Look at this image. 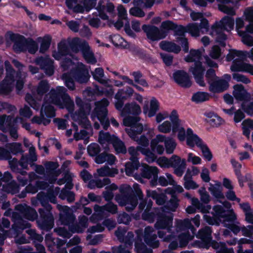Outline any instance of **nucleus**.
<instances>
[{
  "mask_svg": "<svg viewBox=\"0 0 253 253\" xmlns=\"http://www.w3.org/2000/svg\"><path fill=\"white\" fill-rule=\"evenodd\" d=\"M169 184L173 189H167L165 193H159V206L164 204L162 212H159V238L170 242L169 248L175 250L178 247L185 246L192 240L195 234V229L189 219L178 220L176 222L175 231L170 234L169 227L172 225V216L170 211H173L178 206V200L174 194L184 191L183 187L176 184L171 174H167ZM160 190H159V192Z\"/></svg>",
  "mask_w": 253,
  "mask_h": 253,
  "instance_id": "nucleus-1",
  "label": "nucleus"
},
{
  "mask_svg": "<svg viewBox=\"0 0 253 253\" xmlns=\"http://www.w3.org/2000/svg\"><path fill=\"white\" fill-rule=\"evenodd\" d=\"M223 207L221 206H215L213 207V213L211 217L209 214H205L204 219L209 224L218 225L222 223L223 225L228 228L234 234H236L241 231L242 227L239 225V223L235 224L236 215L232 209H230V204L226 202L223 204Z\"/></svg>",
  "mask_w": 253,
  "mask_h": 253,
  "instance_id": "nucleus-2",
  "label": "nucleus"
},
{
  "mask_svg": "<svg viewBox=\"0 0 253 253\" xmlns=\"http://www.w3.org/2000/svg\"><path fill=\"white\" fill-rule=\"evenodd\" d=\"M37 198L43 207L38 210L40 216L37 220V223L41 229L48 231L54 225V219L52 212V206L46 202L47 193L40 192L37 194Z\"/></svg>",
  "mask_w": 253,
  "mask_h": 253,
  "instance_id": "nucleus-3",
  "label": "nucleus"
},
{
  "mask_svg": "<svg viewBox=\"0 0 253 253\" xmlns=\"http://www.w3.org/2000/svg\"><path fill=\"white\" fill-rule=\"evenodd\" d=\"M50 99L52 104L60 109H66V111H75V102L70 95L66 93L63 86H58L56 90H51Z\"/></svg>",
  "mask_w": 253,
  "mask_h": 253,
  "instance_id": "nucleus-4",
  "label": "nucleus"
},
{
  "mask_svg": "<svg viewBox=\"0 0 253 253\" xmlns=\"http://www.w3.org/2000/svg\"><path fill=\"white\" fill-rule=\"evenodd\" d=\"M50 99L52 104L60 109H66V111H75V102L70 95L66 93L63 86H58L56 90H51Z\"/></svg>",
  "mask_w": 253,
  "mask_h": 253,
  "instance_id": "nucleus-5",
  "label": "nucleus"
},
{
  "mask_svg": "<svg viewBox=\"0 0 253 253\" xmlns=\"http://www.w3.org/2000/svg\"><path fill=\"white\" fill-rule=\"evenodd\" d=\"M120 194L115 196V199L121 206H125L126 211H132L138 204L137 200L132 194V189L127 185L121 186Z\"/></svg>",
  "mask_w": 253,
  "mask_h": 253,
  "instance_id": "nucleus-6",
  "label": "nucleus"
},
{
  "mask_svg": "<svg viewBox=\"0 0 253 253\" xmlns=\"http://www.w3.org/2000/svg\"><path fill=\"white\" fill-rule=\"evenodd\" d=\"M211 231L209 227H206L200 230L197 236L205 243L204 247L208 248L210 245L214 249L217 253H234L232 248L227 249L222 243L211 241Z\"/></svg>",
  "mask_w": 253,
  "mask_h": 253,
  "instance_id": "nucleus-7",
  "label": "nucleus"
},
{
  "mask_svg": "<svg viewBox=\"0 0 253 253\" xmlns=\"http://www.w3.org/2000/svg\"><path fill=\"white\" fill-rule=\"evenodd\" d=\"M175 28L173 30V35L175 37L174 41L180 44L185 53L189 52V42L186 38V26L182 25L175 24Z\"/></svg>",
  "mask_w": 253,
  "mask_h": 253,
  "instance_id": "nucleus-8",
  "label": "nucleus"
},
{
  "mask_svg": "<svg viewBox=\"0 0 253 253\" xmlns=\"http://www.w3.org/2000/svg\"><path fill=\"white\" fill-rule=\"evenodd\" d=\"M70 73L75 81L80 84L86 83L90 78L88 70L83 63L79 64L72 69Z\"/></svg>",
  "mask_w": 253,
  "mask_h": 253,
  "instance_id": "nucleus-9",
  "label": "nucleus"
},
{
  "mask_svg": "<svg viewBox=\"0 0 253 253\" xmlns=\"http://www.w3.org/2000/svg\"><path fill=\"white\" fill-rule=\"evenodd\" d=\"M224 77L228 80L226 81L223 79H216L209 84V90L213 93H219L226 90L229 86L228 81L231 79V76L229 74H225Z\"/></svg>",
  "mask_w": 253,
  "mask_h": 253,
  "instance_id": "nucleus-10",
  "label": "nucleus"
},
{
  "mask_svg": "<svg viewBox=\"0 0 253 253\" xmlns=\"http://www.w3.org/2000/svg\"><path fill=\"white\" fill-rule=\"evenodd\" d=\"M9 39L13 42V49L14 51L18 53L26 52V45L28 38L19 34L9 32Z\"/></svg>",
  "mask_w": 253,
  "mask_h": 253,
  "instance_id": "nucleus-11",
  "label": "nucleus"
},
{
  "mask_svg": "<svg viewBox=\"0 0 253 253\" xmlns=\"http://www.w3.org/2000/svg\"><path fill=\"white\" fill-rule=\"evenodd\" d=\"M103 3V0H99L95 9L98 12V16L103 20H107L109 19V16L107 13L110 15L114 14L115 7L114 4L109 1H108L105 4Z\"/></svg>",
  "mask_w": 253,
  "mask_h": 253,
  "instance_id": "nucleus-12",
  "label": "nucleus"
},
{
  "mask_svg": "<svg viewBox=\"0 0 253 253\" xmlns=\"http://www.w3.org/2000/svg\"><path fill=\"white\" fill-rule=\"evenodd\" d=\"M189 72H191L194 76L196 82L201 86H204L205 83L204 80L205 67L203 66L201 61H195L194 65L189 68Z\"/></svg>",
  "mask_w": 253,
  "mask_h": 253,
  "instance_id": "nucleus-13",
  "label": "nucleus"
},
{
  "mask_svg": "<svg viewBox=\"0 0 253 253\" xmlns=\"http://www.w3.org/2000/svg\"><path fill=\"white\" fill-rule=\"evenodd\" d=\"M150 146L151 151L141 146H137V150L146 156V159L149 163L153 162L157 159L156 153H158V135L151 141Z\"/></svg>",
  "mask_w": 253,
  "mask_h": 253,
  "instance_id": "nucleus-14",
  "label": "nucleus"
},
{
  "mask_svg": "<svg viewBox=\"0 0 253 253\" xmlns=\"http://www.w3.org/2000/svg\"><path fill=\"white\" fill-rule=\"evenodd\" d=\"M158 231L151 226L144 228L143 237L145 243L153 248L158 247V241L157 240Z\"/></svg>",
  "mask_w": 253,
  "mask_h": 253,
  "instance_id": "nucleus-15",
  "label": "nucleus"
},
{
  "mask_svg": "<svg viewBox=\"0 0 253 253\" xmlns=\"http://www.w3.org/2000/svg\"><path fill=\"white\" fill-rule=\"evenodd\" d=\"M174 82L180 86L189 88L192 85V82L188 74L184 70H177L173 73Z\"/></svg>",
  "mask_w": 253,
  "mask_h": 253,
  "instance_id": "nucleus-16",
  "label": "nucleus"
},
{
  "mask_svg": "<svg viewBox=\"0 0 253 253\" xmlns=\"http://www.w3.org/2000/svg\"><path fill=\"white\" fill-rule=\"evenodd\" d=\"M36 63L40 66L41 69L44 71L46 75L51 76L53 75L54 72L53 61L49 57H39L36 59Z\"/></svg>",
  "mask_w": 253,
  "mask_h": 253,
  "instance_id": "nucleus-17",
  "label": "nucleus"
},
{
  "mask_svg": "<svg viewBox=\"0 0 253 253\" xmlns=\"http://www.w3.org/2000/svg\"><path fill=\"white\" fill-rule=\"evenodd\" d=\"M170 120L172 123V130L173 133L178 132V138L181 141H183L186 136L184 128L182 127L181 121L178 118V116L174 112L170 116Z\"/></svg>",
  "mask_w": 253,
  "mask_h": 253,
  "instance_id": "nucleus-18",
  "label": "nucleus"
},
{
  "mask_svg": "<svg viewBox=\"0 0 253 253\" xmlns=\"http://www.w3.org/2000/svg\"><path fill=\"white\" fill-rule=\"evenodd\" d=\"M158 169L156 167H150L146 165L142 169L141 175L144 178L151 179L150 183L152 186L158 184Z\"/></svg>",
  "mask_w": 253,
  "mask_h": 253,
  "instance_id": "nucleus-19",
  "label": "nucleus"
},
{
  "mask_svg": "<svg viewBox=\"0 0 253 253\" xmlns=\"http://www.w3.org/2000/svg\"><path fill=\"white\" fill-rule=\"evenodd\" d=\"M135 99L141 104H143V111H158V101L153 97L150 101L145 98L144 101L142 96L138 93H135Z\"/></svg>",
  "mask_w": 253,
  "mask_h": 253,
  "instance_id": "nucleus-20",
  "label": "nucleus"
},
{
  "mask_svg": "<svg viewBox=\"0 0 253 253\" xmlns=\"http://www.w3.org/2000/svg\"><path fill=\"white\" fill-rule=\"evenodd\" d=\"M15 210L25 218L30 220H34L38 218V213L36 211L26 205H18L15 207Z\"/></svg>",
  "mask_w": 253,
  "mask_h": 253,
  "instance_id": "nucleus-21",
  "label": "nucleus"
},
{
  "mask_svg": "<svg viewBox=\"0 0 253 253\" xmlns=\"http://www.w3.org/2000/svg\"><path fill=\"white\" fill-rule=\"evenodd\" d=\"M46 179L51 184L53 183L56 180V177L59 175V172L55 171L58 165L57 163L47 162L45 165Z\"/></svg>",
  "mask_w": 253,
  "mask_h": 253,
  "instance_id": "nucleus-22",
  "label": "nucleus"
},
{
  "mask_svg": "<svg viewBox=\"0 0 253 253\" xmlns=\"http://www.w3.org/2000/svg\"><path fill=\"white\" fill-rule=\"evenodd\" d=\"M172 164L171 167L174 169V173L178 176H181L186 169V162L184 159H181L176 155L172 156Z\"/></svg>",
  "mask_w": 253,
  "mask_h": 253,
  "instance_id": "nucleus-23",
  "label": "nucleus"
},
{
  "mask_svg": "<svg viewBox=\"0 0 253 253\" xmlns=\"http://www.w3.org/2000/svg\"><path fill=\"white\" fill-rule=\"evenodd\" d=\"M212 26L214 29L230 31L234 28V19L232 17L225 16L219 22L216 21Z\"/></svg>",
  "mask_w": 253,
  "mask_h": 253,
  "instance_id": "nucleus-24",
  "label": "nucleus"
},
{
  "mask_svg": "<svg viewBox=\"0 0 253 253\" xmlns=\"http://www.w3.org/2000/svg\"><path fill=\"white\" fill-rule=\"evenodd\" d=\"M164 144L166 152L171 154L175 148L176 144L174 140L171 138H165L163 135H159V154L164 151L163 147Z\"/></svg>",
  "mask_w": 253,
  "mask_h": 253,
  "instance_id": "nucleus-25",
  "label": "nucleus"
},
{
  "mask_svg": "<svg viewBox=\"0 0 253 253\" xmlns=\"http://www.w3.org/2000/svg\"><path fill=\"white\" fill-rule=\"evenodd\" d=\"M191 202L192 205L188 206L186 209V211L188 213H193L196 212L197 209L203 213H206L211 209V207L209 205L203 206V204L201 203L197 198H191Z\"/></svg>",
  "mask_w": 253,
  "mask_h": 253,
  "instance_id": "nucleus-26",
  "label": "nucleus"
},
{
  "mask_svg": "<svg viewBox=\"0 0 253 253\" xmlns=\"http://www.w3.org/2000/svg\"><path fill=\"white\" fill-rule=\"evenodd\" d=\"M137 237L134 242V250L136 253H152L151 249L147 247V245L142 242L141 231H136Z\"/></svg>",
  "mask_w": 253,
  "mask_h": 253,
  "instance_id": "nucleus-27",
  "label": "nucleus"
},
{
  "mask_svg": "<svg viewBox=\"0 0 253 253\" xmlns=\"http://www.w3.org/2000/svg\"><path fill=\"white\" fill-rule=\"evenodd\" d=\"M140 112H122L121 115L124 117L123 124L125 126H131L139 122Z\"/></svg>",
  "mask_w": 253,
  "mask_h": 253,
  "instance_id": "nucleus-28",
  "label": "nucleus"
},
{
  "mask_svg": "<svg viewBox=\"0 0 253 253\" xmlns=\"http://www.w3.org/2000/svg\"><path fill=\"white\" fill-rule=\"evenodd\" d=\"M57 208L62 211V212L60 214V219L62 224L68 225L74 222L75 217L73 213L69 212V208L60 205H57Z\"/></svg>",
  "mask_w": 253,
  "mask_h": 253,
  "instance_id": "nucleus-29",
  "label": "nucleus"
},
{
  "mask_svg": "<svg viewBox=\"0 0 253 253\" xmlns=\"http://www.w3.org/2000/svg\"><path fill=\"white\" fill-rule=\"evenodd\" d=\"M233 95L238 101L245 102L250 98L251 95L242 84H236L233 86Z\"/></svg>",
  "mask_w": 253,
  "mask_h": 253,
  "instance_id": "nucleus-30",
  "label": "nucleus"
},
{
  "mask_svg": "<svg viewBox=\"0 0 253 253\" xmlns=\"http://www.w3.org/2000/svg\"><path fill=\"white\" fill-rule=\"evenodd\" d=\"M142 29L146 33L149 42L158 41V27L149 24H144L142 26Z\"/></svg>",
  "mask_w": 253,
  "mask_h": 253,
  "instance_id": "nucleus-31",
  "label": "nucleus"
},
{
  "mask_svg": "<svg viewBox=\"0 0 253 253\" xmlns=\"http://www.w3.org/2000/svg\"><path fill=\"white\" fill-rule=\"evenodd\" d=\"M55 116V112H41L40 116H36L32 119L33 123L46 126L50 122V118Z\"/></svg>",
  "mask_w": 253,
  "mask_h": 253,
  "instance_id": "nucleus-32",
  "label": "nucleus"
},
{
  "mask_svg": "<svg viewBox=\"0 0 253 253\" xmlns=\"http://www.w3.org/2000/svg\"><path fill=\"white\" fill-rule=\"evenodd\" d=\"M186 143L191 148H193L195 146L199 148L204 142L196 134L193 133L191 128H188L186 131Z\"/></svg>",
  "mask_w": 253,
  "mask_h": 253,
  "instance_id": "nucleus-33",
  "label": "nucleus"
},
{
  "mask_svg": "<svg viewBox=\"0 0 253 253\" xmlns=\"http://www.w3.org/2000/svg\"><path fill=\"white\" fill-rule=\"evenodd\" d=\"M58 51L53 53V57L56 60H60L63 57L70 54V49L69 46L65 41H61L58 44Z\"/></svg>",
  "mask_w": 253,
  "mask_h": 253,
  "instance_id": "nucleus-34",
  "label": "nucleus"
},
{
  "mask_svg": "<svg viewBox=\"0 0 253 253\" xmlns=\"http://www.w3.org/2000/svg\"><path fill=\"white\" fill-rule=\"evenodd\" d=\"M103 91L101 90L97 85H95L93 88L88 86L83 91V95L85 98L90 100V102L95 100L96 97L102 95Z\"/></svg>",
  "mask_w": 253,
  "mask_h": 253,
  "instance_id": "nucleus-35",
  "label": "nucleus"
},
{
  "mask_svg": "<svg viewBox=\"0 0 253 253\" xmlns=\"http://www.w3.org/2000/svg\"><path fill=\"white\" fill-rule=\"evenodd\" d=\"M107 116V112H92L91 114L92 120H94L97 118L105 130H107L110 126V121Z\"/></svg>",
  "mask_w": 253,
  "mask_h": 253,
  "instance_id": "nucleus-36",
  "label": "nucleus"
},
{
  "mask_svg": "<svg viewBox=\"0 0 253 253\" xmlns=\"http://www.w3.org/2000/svg\"><path fill=\"white\" fill-rule=\"evenodd\" d=\"M159 46L164 50L175 54L179 53L182 48L180 44L178 45L174 42L168 41H162L159 43Z\"/></svg>",
  "mask_w": 253,
  "mask_h": 253,
  "instance_id": "nucleus-37",
  "label": "nucleus"
},
{
  "mask_svg": "<svg viewBox=\"0 0 253 253\" xmlns=\"http://www.w3.org/2000/svg\"><path fill=\"white\" fill-rule=\"evenodd\" d=\"M109 39L110 41L116 47L129 49L131 46L129 43L120 35H110Z\"/></svg>",
  "mask_w": 253,
  "mask_h": 253,
  "instance_id": "nucleus-38",
  "label": "nucleus"
},
{
  "mask_svg": "<svg viewBox=\"0 0 253 253\" xmlns=\"http://www.w3.org/2000/svg\"><path fill=\"white\" fill-rule=\"evenodd\" d=\"M75 103L78 108L77 111H92V104L90 100L88 99L87 98L84 97L82 99L79 96H76Z\"/></svg>",
  "mask_w": 253,
  "mask_h": 253,
  "instance_id": "nucleus-39",
  "label": "nucleus"
},
{
  "mask_svg": "<svg viewBox=\"0 0 253 253\" xmlns=\"http://www.w3.org/2000/svg\"><path fill=\"white\" fill-rule=\"evenodd\" d=\"M81 51L84 58L87 63L95 64L96 63L97 60L88 42L85 45H83L82 49Z\"/></svg>",
  "mask_w": 253,
  "mask_h": 253,
  "instance_id": "nucleus-40",
  "label": "nucleus"
},
{
  "mask_svg": "<svg viewBox=\"0 0 253 253\" xmlns=\"http://www.w3.org/2000/svg\"><path fill=\"white\" fill-rule=\"evenodd\" d=\"M22 215L18 212H13L12 215V220L14 222L15 226L21 229L29 228L31 224L26 220H24Z\"/></svg>",
  "mask_w": 253,
  "mask_h": 253,
  "instance_id": "nucleus-41",
  "label": "nucleus"
},
{
  "mask_svg": "<svg viewBox=\"0 0 253 253\" xmlns=\"http://www.w3.org/2000/svg\"><path fill=\"white\" fill-rule=\"evenodd\" d=\"M15 79L10 80L9 78L4 79L0 83V94L7 95L12 91Z\"/></svg>",
  "mask_w": 253,
  "mask_h": 253,
  "instance_id": "nucleus-42",
  "label": "nucleus"
},
{
  "mask_svg": "<svg viewBox=\"0 0 253 253\" xmlns=\"http://www.w3.org/2000/svg\"><path fill=\"white\" fill-rule=\"evenodd\" d=\"M175 23L169 20L164 21L159 27V40L165 38L169 30H172L175 28Z\"/></svg>",
  "mask_w": 253,
  "mask_h": 253,
  "instance_id": "nucleus-43",
  "label": "nucleus"
},
{
  "mask_svg": "<svg viewBox=\"0 0 253 253\" xmlns=\"http://www.w3.org/2000/svg\"><path fill=\"white\" fill-rule=\"evenodd\" d=\"M222 185L220 182L215 181L214 184L210 183L209 190L217 199H223L224 196L222 192Z\"/></svg>",
  "mask_w": 253,
  "mask_h": 253,
  "instance_id": "nucleus-44",
  "label": "nucleus"
},
{
  "mask_svg": "<svg viewBox=\"0 0 253 253\" xmlns=\"http://www.w3.org/2000/svg\"><path fill=\"white\" fill-rule=\"evenodd\" d=\"M95 161L97 164H102L107 162L108 164L112 165L115 163L116 157L112 154L103 152L95 157Z\"/></svg>",
  "mask_w": 253,
  "mask_h": 253,
  "instance_id": "nucleus-45",
  "label": "nucleus"
},
{
  "mask_svg": "<svg viewBox=\"0 0 253 253\" xmlns=\"http://www.w3.org/2000/svg\"><path fill=\"white\" fill-rule=\"evenodd\" d=\"M87 42L85 40H81L79 38H74L69 42L68 44L70 49L74 53H78L82 50L83 45H85Z\"/></svg>",
  "mask_w": 253,
  "mask_h": 253,
  "instance_id": "nucleus-46",
  "label": "nucleus"
},
{
  "mask_svg": "<svg viewBox=\"0 0 253 253\" xmlns=\"http://www.w3.org/2000/svg\"><path fill=\"white\" fill-rule=\"evenodd\" d=\"M205 116L206 117V121L213 126H218L222 123L220 117L213 112H206L205 113Z\"/></svg>",
  "mask_w": 253,
  "mask_h": 253,
  "instance_id": "nucleus-47",
  "label": "nucleus"
},
{
  "mask_svg": "<svg viewBox=\"0 0 253 253\" xmlns=\"http://www.w3.org/2000/svg\"><path fill=\"white\" fill-rule=\"evenodd\" d=\"M97 172L99 176H110L114 177L119 172L116 168H110L107 166H104L97 169Z\"/></svg>",
  "mask_w": 253,
  "mask_h": 253,
  "instance_id": "nucleus-48",
  "label": "nucleus"
},
{
  "mask_svg": "<svg viewBox=\"0 0 253 253\" xmlns=\"http://www.w3.org/2000/svg\"><path fill=\"white\" fill-rule=\"evenodd\" d=\"M211 33L214 32L216 35L215 41L217 42L219 45L222 47H225L226 45L225 41L227 39V36L224 33V31L220 30V29H214L213 26H211Z\"/></svg>",
  "mask_w": 253,
  "mask_h": 253,
  "instance_id": "nucleus-49",
  "label": "nucleus"
},
{
  "mask_svg": "<svg viewBox=\"0 0 253 253\" xmlns=\"http://www.w3.org/2000/svg\"><path fill=\"white\" fill-rule=\"evenodd\" d=\"M202 59V52L200 49H191L189 54L185 57L186 62H194L197 60L200 61Z\"/></svg>",
  "mask_w": 253,
  "mask_h": 253,
  "instance_id": "nucleus-50",
  "label": "nucleus"
},
{
  "mask_svg": "<svg viewBox=\"0 0 253 253\" xmlns=\"http://www.w3.org/2000/svg\"><path fill=\"white\" fill-rule=\"evenodd\" d=\"M91 73L93 79L95 81L104 85H106L108 84V80L103 79L104 76V73L102 68H96L94 72Z\"/></svg>",
  "mask_w": 253,
  "mask_h": 253,
  "instance_id": "nucleus-51",
  "label": "nucleus"
},
{
  "mask_svg": "<svg viewBox=\"0 0 253 253\" xmlns=\"http://www.w3.org/2000/svg\"><path fill=\"white\" fill-rule=\"evenodd\" d=\"M8 164L11 170L15 173L21 174L22 175H27V172L22 170V168L18 167L20 166V163L18 160L15 158H11L8 160Z\"/></svg>",
  "mask_w": 253,
  "mask_h": 253,
  "instance_id": "nucleus-52",
  "label": "nucleus"
},
{
  "mask_svg": "<svg viewBox=\"0 0 253 253\" xmlns=\"http://www.w3.org/2000/svg\"><path fill=\"white\" fill-rule=\"evenodd\" d=\"M59 198L62 200L66 199L69 203H73L75 200V194L72 191L63 188L59 195Z\"/></svg>",
  "mask_w": 253,
  "mask_h": 253,
  "instance_id": "nucleus-53",
  "label": "nucleus"
},
{
  "mask_svg": "<svg viewBox=\"0 0 253 253\" xmlns=\"http://www.w3.org/2000/svg\"><path fill=\"white\" fill-rule=\"evenodd\" d=\"M49 88L50 86L48 82L45 80H42L39 83L37 88V93L39 95L42 96L49 91Z\"/></svg>",
  "mask_w": 253,
  "mask_h": 253,
  "instance_id": "nucleus-54",
  "label": "nucleus"
},
{
  "mask_svg": "<svg viewBox=\"0 0 253 253\" xmlns=\"http://www.w3.org/2000/svg\"><path fill=\"white\" fill-rule=\"evenodd\" d=\"M116 138V136L114 135H111L108 132H104L101 131L99 132L98 141L101 144H105L106 142L112 144Z\"/></svg>",
  "mask_w": 253,
  "mask_h": 253,
  "instance_id": "nucleus-55",
  "label": "nucleus"
},
{
  "mask_svg": "<svg viewBox=\"0 0 253 253\" xmlns=\"http://www.w3.org/2000/svg\"><path fill=\"white\" fill-rule=\"evenodd\" d=\"M246 64V63L244 62L242 60L236 59L233 60L230 69L233 72H244Z\"/></svg>",
  "mask_w": 253,
  "mask_h": 253,
  "instance_id": "nucleus-56",
  "label": "nucleus"
},
{
  "mask_svg": "<svg viewBox=\"0 0 253 253\" xmlns=\"http://www.w3.org/2000/svg\"><path fill=\"white\" fill-rule=\"evenodd\" d=\"M186 31L192 37H198L200 36V30L197 23L188 24L186 26Z\"/></svg>",
  "mask_w": 253,
  "mask_h": 253,
  "instance_id": "nucleus-57",
  "label": "nucleus"
},
{
  "mask_svg": "<svg viewBox=\"0 0 253 253\" xmlns=\"http://www.w3.org/2000/svg\"><path fill=\"white\" fill-rule=\"evenodd\" d=\"M209 99V94L207 92L198 91L193 94L192 100L197 103L206 101Z\"/></svg>",
  "mask_w": 253,
  "mask_h": 253,
  "instance_id": "nucleus-58",
  "label": "nucleus"
},
{
  "mask_svg": "<svg viewBox=\"0 0 253 253\" xmlns=\"http://www.w3.org/2000/svg\"><path fill=\"white\" fill-rule=\"evenodd\" d=\"M15 75V81H16V89L18 91H21L24 87L25 78L26 77L25 73L22 74L19 71L18 73H16V75Z\"/></svg>",
  "mask_w": 253,
  "mask_h": 253,
  "instance_id": "nucleus-59",
  "label": "nucleus"
},
{
  "mask_svg": "<svg viewBox=\"0 0 253 253\" xmlns=\"http://www.w3.org/2000/svg\"><path fill=\"white\" fill-rule=\"evenodd\" d=\"M26 51L32 54H35L39 49L38 43L31 38H28L26 45Z\"/></svg>",
  "mask_w": 253,
  "mask_h": 253,
  "instance_id": "nucleus-60",
  "label": "nucleus"
},
{
  "mask_svg": "<svg viewBox=\"0 0 253 253\" xmlns=\"http://www.w3.org/2000/svg\"><path fill=\"white\" fill-rule=\"evenodd\" d=\"M51 37L49 35H46L43 37L40 47V53H44L49 49L51 44Z\"/></svg>",
  "mask_w": 253,
  "mask_h": 253,
  "instance_id": "nucleus-61",
  "label": "nucleus"
},
{
  "mask_svg": "<svg viewBox=\"0 0 253 253\" xmlns=\"http://www.w3.org/2000/svg\"><path fill=\"white\" fill-rule=\"evenodd\" d=\"M5 147L10 152V154L16 155L19 153H23L22 145L19 143H10L5 145Z\"/></svg>",
  "mask_w": 253,
  "mask_h": 253,
  "instance_id": "nucleus-62",
  "label": "nucleus"
},
{
  "mask_svg": "<svg viewBox=\"0 0 253 253\" xmlns=\"http://www.w3.org/2000/svg\"><path fill=\"white\" fill-rule=\"evenodd\" d=\"M109 104L108 100L103 98L99 101L94 102L95 108L92 111H108L107 107Z\"/></svg>",
  "mask_w": 253,
  "mask_h": 253,
  "instance_id": "nucleus-63",
  "label": "nucleus"
},
{
  "mask_svg": "<svg viewBox=\"0 0 253 253\" xmlns=\"http://www.w3.org/2000/svg\"><path fill=\"white\" fill-rule=\"evenodd\" d=\"M112 144L116 151L118 153L125 154L126 152V149L124 142L118 137L115 139Z\"/></svg>",
  "mask_w": 253,
  "mask_h": 253,
  "instance_id": "nucleus-64",
  "label": "nucleus"
}]
</instances>
